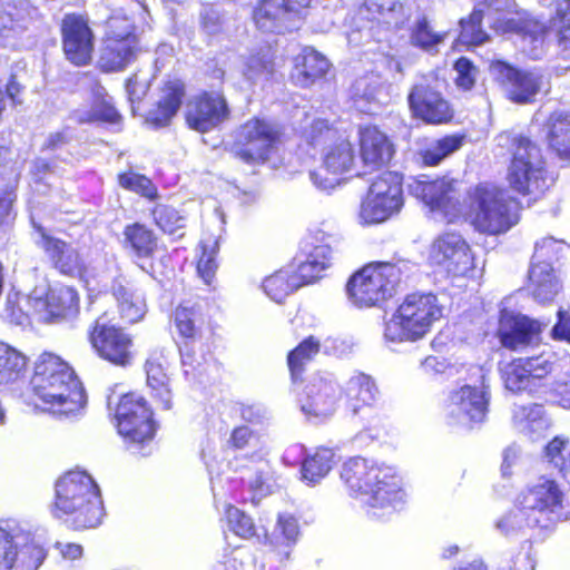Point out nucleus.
I'll return each instance as SVG.
<instances>
[{"mask_svg":"<svg viewBox=\"0 0 570 570\" xmlns=\"http://www.w3.org/2000/svg\"><path fill=\"white\" fill-rule=\"evenodd\" d=\"M498 146L509 157L505 181L518 196L537 202L551 188L554 179L548 169L540 141L534 135L513 129L498 135Z\"/></svg>","mask_w":570,"mask_h":570,"instance_id":"f03ea898","label":"nucleus"},{"mask_svg":"<svg viewBox=\"0 0 570 570\" xmlns=\"http://www.w3.org/2000/svg\"><path fill=\"white\" fill-rule=\"evenodd\" d=\"M404 206L403 177L383 171L371 183L358 207L362 226L379 225L399 215Z\"/></svg>","mask_w":570,"mask_h":570,"instance_id":"9d476101","label":"nucleus"},{"mask_svg":"<svg viewBox=\"0 0 570 570\" xmlns=\"http://www.w3.org/2000/svg\"><path fill=\"white\" fill-rule=\"evenodd\" d=\"M117 183L122 189L137 194L149 202H155L159 197L158 188L153 179L132 169L118 173Z\"/></svg>","mask_w":570,"mask_h":570,"instance_id":"49530a36","label":"nucleus"},{"mask_svg":"<svg viewBox=\"0 0 570 570\" xmlns=\"http://www.w3.org/2000/svg\"><path fill=\"white\" fill-rule=\"evenodd\" d=\"M442 311L435 294L409 293L386 323L385 337L392 342H416L430 333Z\"/></svg>","mask_w":570,"mask_h":570,"instance_id":"423d86ee","label":"nucleus"},{"mask_svg":"<svg viewBox=\"0 0 570 570\" xmlns=\"http://www.w3.org/2000/svg\"><path fill=\"white\" fill-rule=\"evenodd\" d=\"M29 20V11L24 6L14 2L0 3V36L26 31Z\"/></svg>","mask_w":570,"mask_h":570,"instance_id":"de8ad7c7","label":"nucleus"},{"mask_svg":"<svg viewBox=\"0 0 570 570\" xmlns=\"http://www.w3.org/2000/svg\"><path fill=\"white\" fill-rule=\"evenodd\" d=\"M338 474L348 495L361 499L372 518L391 515L403 503V478L394 466L356 455L342 463Z\"/></svg>","mask_w":570,"mask_h":570,"instance_id":"f257e3e1","label":"nucleus"},{"mask_svg":"<svg viewBox=\"0 0 570 570\" xmlns=\"http://www.w3.org/2000/svg\"><path fill=\"white\" fill-rule=\"evenodd\" d=\"M281 533L288 541H295L299 534L297 520L292 515H281L278 518Z\"/></svg>","mask_w":570,"mask_h":570,"instance_id":"774afa93","label":"nucleus"},{"mask_svg":"<svg viewBox=\"0 0 570 570\" xmlns=\"http://www.w3.org/2000/svg\"><path fill=\"white\" fill-rule=\"evenodd\" d=\"M354 161L352 142L340 139L324 155L322 167L311 173V179L320 188L334 187L341 181V177L353 168Z\"/></svg>","mask_w":570,"mask_h":570,"instance_id":"5701e85b","label":"nucleus"},{"mask_svg":"<svg viewBox=\"0 0 570 570\" xmlns=\"http://www.w3.org/2000/svg\"><path fill=\"white\" fill-rule=\"evenodd\" d=\"M46 557V550L37 543L16 544L14 570H38Z\"/></svg>","mask_w":570,"mask_h":570,"instance_id":"864d4df0","label":"nucleus"},{"mask_svg":"<svg viewBox=\"0 0 570 570\" xmlns=\"http://www.w3.org/2000/svg\"><path fill=\"white\" fill-rule=\"evenodd\" d=\"M562 285L550 264L532 262L529 269L528 291L540 304H550L560 294Z\"/></svg>","mask_w":570,"mask_h":570,"instance_id":"72a5a7b5","label":"nucleus"},{"mask_svg":"<svg viewBox=\"0 0 570 570\" xmlns=\"http://www.w3.org/2000/svg\"><path fill=\"white\" fill-rule=\"evenodd\" d=\"M357 148L363 165L372 170L386 166L395 154L392 139L375 125L358 127Z\"/></svg>","mask_w":570,"mask_h":570,"instance_id":"4be33fe9","label":"nucleus"},{"mask_svg":"<svg viewBox=\"0 0 570 570\" xmlns=\"http://www.w3.org/2000/svg\"><path fill=\"white\" fill-rule=\"evenodd\" d=\"M484 3L475 6L471 12L459 20V36H488L483 30V19L485 16Z\"/></svg>","mask_w":570,"mask_h":570,"instance_id":"052dcab7","label":"nucleus"},{"mask_svg":"<svg viewBox=\"0 0 570 570\" xmlns=\"http://www.w3.org/2000/svg\"><path fill=\"white\" fill-rule=\"evenodd\" d=\"M157 100L144 115V124L151 129L169 127L178 115L187 95V85L180 77H166L159 88Z\"/></svg>","mask_w":570,"mask_h":570,"instance_id":"a211bd4d","label":"nucleus"},{"mask_svg":"<svg viewBox=\"0 0 570 570\" xmlns=\"http://www.w3.org/2000/svg\"><path fill=\"white\" fill-rule=\"evenodd\" d=\"M494 68L500 83L507 88V98L511 102L528 105L535 101L542 87V75L517 68L505 61H497Z\"/></svg>","mask_w":570,"mask_h":570,"instance_id":"aec40b11","label":"nucleus"},{"mask_svg":"<svg viewBox=\"0 0 570 570\" xmlns=\"http://www.w3.org/2000/svg\"><path fill=\"white\" fill-rule=\"evenodd\" d=\"M173 323L185 346L200 342L207 325L200 307L187 302H183L175 307Z\"/></svg>","mask_w":570,"mask_h":570,"instance_id":"c756f323","label":"nucleus"},{"mask_svg":"<svg viewBox=\"0 0 570 570\" xmlns=\"http://www.w3.org/2000/svg\"><path fill=\"white\" fill-rule=\"evenodd\" d=\"M80 312V295L72 286H61L50 291L43 298L45 323H60L73 320Z\"/></svg>","mask_w":570,"mask_h":570,"instance_id":"c85d7f7f","label":"nucleus"},{"mask_svg":"<svg viewBox=\"0 0 570 570\" xmlns=\"http://www.w3.org/2000/svg\"><path fill=\"white\" fill-rule=\"evenodd\" d=\"M29 389L47 409L69 416L86 405L83 385L75 368L60 355L42 352L35 361Z\"/></svg>","mask_w":570,"mask_h":570,"instance_id":"7ed1b4c3","label":"nucleus"},{"mask_svg":"<svg viewBox=\"0 0 570 570\" xmlns=\"http://www.w3.org/2000/svg\"><path fill=\"white\" fill-rule=\"evenodd\" d=\"M61 36H92L87 13L68 12L60 21Z\"/></svg>","mask_w":570,"mask_h":570,"instance_id":"bf43d9fd","label":"nucleus"},{"mask_svg":"<svg viewBox=\"0 0 570 570\" xmlns=\"http://www.w3.org/2000/svg\"><path fill=\"white\" fill-rule=\"evenodd\" d=\"M343 406L351 416H361L380 403L381 394L374 379L358 372L351 376L342 390Z\"/></svg>","mask_w":570,"mask_h":570,"instance_id":"393cba45","label":"nucleus"},{"mask_svg":"<svg viewBox=\"0 0 570 570\" xmlns=\"http://www.w3.org/2000/svg\"><path fill=\"white\" fill-rule=\"evenodd\" d=\"M171 366L163 352H151L145 363L146 384L161 410L173 407Z\"/></svg>","mask_w":570,"mask_h":570,"instance_id":"a878e982","label":"nucleus"},{"mask_svg":"<svg viewBox=\"0 0 570 570\" xmlns=\"http://www.w3.org/2000/svg\"><path fill=\"white\" fill-rule=\"evenodd\" d=\"M524 509L540 512H554L562 508L563 492L553 479L541 478L540 482L521 494Z\"/></svg>","mask_w":570,"mask_h":570,"instance_id":"f704fd0d","label":"nucleus"},{"mask_svg":"<svg viewBox=\"0 0 570 570\" xmlns=\"http://www.w3.org/2000/svg\"><path fill=\"white\" fill-rule=\"evenodd\" d=\"M458 180L446 176L434 179H419L413 185V194L432 212H440L444 216L459 209L456 197Z\"/></svg>","mask_w":570,"mask_h":570,"instance_id":"412c9836","label":"nucleus"},{"mask_svg":"<svg viewBox=\"0 0 570 570\" xmlns=\"http://www.w3.org/2000/svg\"><path fill=\"white\" fill-rule=\"evenodd\" d=\"M452 68L455 72L453 78L455 87L463 92L472 91L476 86L479 76V68L474 62L461 56L454 60Z\"/></svg>","mask_w":570,"mask_h":570,"instance_id":"5fc2aeb1","label":"nucleus"},{"mask_svg":"<svg viewBox=\"0 0 570 570\" xmlns=\"http://www.w3.org/2000/svg\"><path fill=\"white\" fill-rule=\"evenodd\" d=\"M154 224L164 233L183 238L187 226V215L169 204L157 203L150 209Z\"/></svg>","mask_w":570,"mask_h":570,"instance_id":"a19ab883","label":"nucleus"},{"mask_svg":"<svg viewBox=\"0 0 570 570\" xmlns=\"http://www.w3.org/2000/svg\"><path fill=\"white\" fill-rule=\"evenodd\" d=\"M490 394L475 385H462L450 392L448 397V416L458 425L473 430L487 420Z\"/></svg>","mask_w":570,"mask_h":570,"instance_id":"2eb2a0df","label":"nucleus"},{"mask_svg":"<svg viewBox=\"0 0 570 570\" xmlns=\"http://www.w3.org/2000/svg\"><path fill=\"white\" fill-rule=\"evenodd\" d=\"M262 287L272 299L282 302L294 291L295 285L287 273L276 272L263 281Z\"/></svg>","mask_w":570,"mask_h":570,"instance_id":"4d7b16f0","label":"nucleus"},{"mask_svg":"<svg viewBox=\"0 0 570 570\" xmlns=\"http://www.w3.org/2000/svg\"><path fill=\"white\" fill-rule=\"evenodd\" d=\"M546 28L547 33L554 31L559 36H570V0L556 1V12Z\"/></svg>","mask_w":570,"mask_h":570,"instance_id":"680f3d73","label":"nucleus"},{"mask_svg":"<svg viewBox=\"0 0 570 570\" xmlns=\"http://www.w3.org/2000/svg\"><path fill=\"white\" fill-rule=\"evenodd\" d=\"M366 7L377 23L399 29L409 21V14L400 0H366Z\"/></svg>","mask_w":570,"mask_h":570,"instance_id":"c03bdc74","label":"nucleus"},{"mask_svg":"<svg viewBox=\"0 0 570 570\" xmlns=\"http://www.w3.org/2000/svg\"><path fill=\"white\" fill-rule=\"evenodd\" d=\"M99 91L95 95L91 108L88 111L75 116L78 125L102 124L109 126H121L124 117L108 97V92L97 81Z\"/></svg>","mask_w":570,"mask_h":570,"instance_id":"e433bc0d","label":"nucleus"},{"mask_svg":"<svg viewBox=\"0 0 570 570\" xmlns=\"http://www.w3.org/2000/svg\"><path fill=\"white\" fill-rule=\"evenodd\" d=\"M261 443V434L249 428L248 425L242 424L235 426L226 440L225 448L228 451H244L254 448Z\"/></svg>","mask_w":570,"mask_h":570,"instance_id":"6e6d98bb","label":"nucleus"},{"mask_svg":"<svg viewBox=\"0 0 570 570\" xmlns=\"http://www.w3.org/2000/svg\"><path fill=\"white\" fill-rule=\"evenodd\" d=\"M550 336L554 341L570 344V312L563 307H559L557 311V322L551 328Z\"/></svg>","mask_w":570,"mask_h":570,"instance_id":"69168bd1","label":"nucleus"},{"mask_svg":"<svg viewBox=\"0 0 570 570\" xmlns=\"http://www.w3.org/2000/svg\"><path fill=\"white\" fill-rule=\"evenodd\" d=\"M331 391V385L324 380L309 382L305 387L304 396L301 399L302 411L312 415L321 414L327 405Z\"/></svg>","mask_w":570,"mask_h":570,"instance_id":"8fccbe9b","label":"nucleus"},{"mask_svg":"<svg viewBox=\"0 0 570 570\" xmlns=\"http://www.w3.org/2000/svg\"><path fill=\"white\" fill-rule=\"evenodd\" d=\"M227 20L213 6H207L200 13L199 24L204 33L215 36L225 31Z\"/></svg>","mask_w":570,"mask_h":570,"instance_id":"e2e57ef3","label":"nucleus"},{"mask_svg":"<svg viewBox=\"0 0 570 570\" xmlns=\"http://www.w3.org/2000/svg\"><path fill=\"white\" fill-rule=\"evenodd\" d=\"M277 71L276 57L269 50L257 51L246 59L243 75L250 83L269 81Z\"/></svg>","mask_w":570,"mask_h":570,"instance_id":"37998d69","label":"nucleus"},{"mask_svg":"<svg viewBox=\"0 0 570 570\" xmlns=\"http://www.w3.org/2000/svg\"><path fill=\"white\" fill-rule=\"evenodd\" d=\"M41 247L59 274L78 279H85L88 276L85 258L70 243L43 233Z\"/></svg>","mask_w":570,"mask_h":570,"instance_id":"b1692460","label":"nucleus"},{"mask_svg":"<svg viewBox=\"0 0 570 570\" xmlns=\"http://www.w3.org/2000/svg\"><path fill=\"white\" fill-rule=\"evenodd\" d=\"M28 365L27 355L0 341V385H11L23 380Z\"/></svg>","mask_w":570,"mask_h":570,"instance_id":"58836bf2","label":"nucleus"},{"mask_svg":"<svg viewBox=\"0 0 570 570\" xmlns=\"http://www.w3.org/2000/svg\"><path fill=\"white\" fill-rule=\"evenodd\" d=\"M53 510L72 530L98 527L105 514L98 484L85 471H69L55 485Z\"/></svg>","mask_w":570,"mask_h":570,"instance_id":"39448f33","label":"nucleus"},{"mask_svg":"<svg viewBox=\"0 0 570 570\" xmlns=\"http://www.w3.org/2000/svg\"><path fill=\"white\" fill-rule=\"evenodd\" d=\"M465 141L466 135L463 132L444 135L419 151L420 160L423 166L435 167L446 157L460 150Z\"/></svg>","mask_w":570,"mask_h":570,"instance_id":"ea45409f","label":"nucleus"},{"mask_svg":"<svg viewBox=\"0 0 570 570\" xmlns=\"http://www.w3.org/2000/svg\"><path fill=\"white\" fill-rule=\"evenodd\" d=\"M328 59L313 47H304L294 57L291 81L301 88H309L330 71Z\"/></svg>","mask_w":570,"mask_h":570,"instance_id":"bb28decb","label":"nucleus"},{"mask_svg":"<svg viewBox=\"0 0 570 570\" xmlns=\"http://www.w3.org/2000/svg\"><path fill=\"white\" fill-rule=\"evenodd\" d=\"M196 267L198 275L202 277L205 284L208 286L213 285L217 271V263L215 257L210 253L204 252L199 256Z\"/></svg>","mask_w":570,"mask_h":570,"instance_id":"338daca9","label":"nucleus"},{"mask_svg":"<svg viewBox=\"0 0 570 570\" xmlns=\"http://www.w3.org/2000/svg\"><path fill=\"white\" fill-rule=\"evenodd\" d=\"M491 28L497 33L514 36H544L546 26L522 9H507L492 22Z\"/></svg>","mask_w":570,"mask_h":570,"instance_id":"2f4dec72","label":"nucleus"},{"mask_svg":"<svg viewBox=\"0 0 570 570\" xmlns=\"http://www.w3.org/2000/svg\"><path fill=\"white\" fill-rule=\"evenodd\" d=\"M429 261L452 277L466 276L475 267L472 246L458 230H444L433 238Z\"/></svg>","mask_w":570,"mask_h":570,"instance_id":"ddd939ff","label":"nucleus"},{"mask_svg":"<svg viewBox=\"0 0 570 570\" xmlns=\"http://www.w3.org/2000/svg\"><path fill=\"white\" fill-rule=\"evenodd\" d=\"M111 293L118 302L120 318L126 324H134L142 318L145 314V302L142 296L128 283L115 281Z\"/></svg>","mask_w":570,"mask_h":570,"instance_id":"4c0bfd02","label":"nucleus"},{"mask_svg":"<svg viewBox=\"0 0 570 570\" xmlns=\"http://www.w3.org/2000/svg\"><path fill=\"white\" fill-rule=\"evenodd\" d=\"M229 529L243 539L253 538L256 534L255 524L249 515L238 508L229 504L225 510Z\"/></svg>","mask_w":570,"mask_h":570,"instance_id":"13d9d810","label":"nucleus"},{"mask_svg":"<svg viewBox=\"0 0 570 570\" xmlns=\"http://www.w3.org/2000/svg\"><path fill=\"white\" fill-rule=\"evenodd\" d=\"M138 38H104L99 68L104 72H118L132 63L140 52Z\"/></svg>","mask_w":570,"mask_h":570,"instance_id":"cd10ccee","label":"nucleus"},{"mask_svg":"<svg viewBox=\"0 0 570 570\" xmlns=\"http://www.w3.org/2000/svg\"><path fill=\"white\" fill-rule=\"evenodd\" d=\"M122 247L139 259H151L159 249V237L147 224L134 222L122 230Z\"/></svg>","mask_w":570,"mask_h":570,"instance_id":"473e14b6","label":"nucleus"},{"mask_svg":"<svg viewBox=\"0 0 570 570\" xmlns=\"http://www.w3.org/2000/svg\"><path fill=\"white\" fill-rule=\"evenodd\" d=\"M412 119L428 126L453 122L455 108L444 95L436 76H424L411 86L406 97Z\"/></svg>","mask_w":570,"mask_h":570,"instance_id":"f8f14e48","label":"nucleus"},{"mask_svg":"<svg viewBox=\"0 0 570 570\" xmlns=\"http://www.w3.org/2000/svg\"><path fill=\"white\" fill-rule=\"evenodd\" d=\"M338 130L326 119L316 118L302 131V139L308 147H324L336 139Z\"/></svg>","mask_w":570,"mask_h":570,"instance_id":"3c124183","label":"nucleus"},{"mask_svg":"<svg viewBox=\"0 0 570 570\" xmlns=\"http://www.w3.org/2000/svg\"><path fill=\"white\" fill-rule=\"evenodd\" d=\"M538 333L539 327L534 321L527 316L511 315L501 321L498 335L504 347L514 351L530 344Z\"/></svg>","mask_w":570,"mask_h":570,"instance_id":"c9c22d12","label":"nucleus"},{"mask_svg":"<svg viewBox=\"0 0 570 570\" xmlns=\"http://www.w3.org/2000/svg\"><path fill=\"white\" fill-rule=\"evenodd\" d=\"M94 38H63L62 50L66 59L73 66L90 63L94 53Z\"/></svg>","mask_w":570,"mask_h":570,"instance_id":"603ef678","label":"nucleus"},{"mask_svg":"<svg viewBox=\"0 0 570 570\" xmlns=\"http://www.w3.org/2000/svg\"><path fill=\"white\" fill-rule=\"evenodd\" d=\"M110 410V420L126 444L142 448L155 439L158 423L154 410L138 391L120 394Z\"/></svg>","mask_w":570,"mask_h":570,"instance_id":"6e6552de","label":"nucleus"},{"mask_svg":"<svg viewBox=\"0 0 570 570\" xmlns=\"http://www.w3.org/2000/svg\"><path fill=\"white\" fill-rule=\"evenodd\" d=\"M283 136L282 126L254 116L236 128L228 153L246 165H264L277 151Z\"/></svg>","mask_w":570,"mask_h":570,"instance_id":"1a4fd4ad","label":"nucleus"},{"mask_svg":"<svg viewBox=\"0 0 570 570\" xmlns=\"http://www.w3.org/2000/svg\"><path fill=\"white\" fill-rule=\"evenodd\" d=\"M312 0H257L252 10V20L263 33H278L292 20H304Z\"/></svg>","mask_w":570,"mask_h":570,"instance_id":"dca6fc26","label":"nucleus"},{"mask_svg":"<svg viewBox=\"0 0 570 570\" xmlns=\"http://www.w3.org/2000/svg\"><path fill=\"white\" fill-rule=\"evenodd\" d=\"M552 370L553 363L544 354L517 357L505 364L501 377L508 390L520 393L546 379Z\"/></svg>","mask_w":570,"mask_h":570,"instance_id":"6ab92c4d","label":"nucleus"},{"mask_svg":"<svg viewBox=\"0 0 570 570\" xmlns=\"http://www.w3.org/2000/svg\"><path fill=\"white\" fill-rule=\"evenodd\" d=\"M321 340L314 335H309L287 353L286 361L293 382L303 380L306 364L316 357L321 351Z\"/></svg>","mask_w":570,"mask_h":570,"instance_id":"79ce46f5","label":"nucleus"},{"mask_svg":"<svg viewBox=\"0 0 570 570\" xmlns=\"http://www.w3.org/2000/svg\"><path fill=\"white\" fill-rule=\"evenodd\" d=\"M546 142L559 160L570 163V111L553 110L544 120Z\"/></svg>","mask_w":570,"mask_h":570,"instance_id":"7c9ffc66","label":"nucleus"},{"mask_svg":"<svg viewBox=\"0 0 570 570\" xmlns=\"http://www.w3.org/2000/svg\"><path fill=\"white\" fill-rule=\"evenodd\" d=\"M87 340L100 361L119 368L129 367L134 363V336L125 327L112 323L107 312L90 323Z\"/></svg>","mask_w":570,"mask_h":570,"instance_id":"9b49d317","label":"nucleus"},{"mask_svg":"<svg viewBox=\"0 0 570 570\" xmlns=\"http://www.w3.org/2000/svg\"><path fill=\"white\" fill-rule=\"evenodd\" d=\"M336 243L335 235L321 228L308 232L304 238L307 255L295 272L299 284H312L324 276V272L332 266L333 248Z\"/></svg>","mask_w":570,"mask_h":570,"instance_id":"f3484780","label":"nucleus"},{"mask_svg":"<svg viewBox=\"0 0 570 570\" xmlns=\"http://www.w3.org/2000/svg\"><path fill=\"white\" fill-rule=\"evenodd\" d=\"M14 537L0 527V570H14Z\"/></svg>","mask_w":570,"mask_h":570,"instance_id":"0e129e2a","label":"nucleus"},{"mask_svg":"<svg viewBox=\"0 0 570 570\" xmlns=\"http://www.w3.org/2000/svg\"><path fill=\"white\" fill-rule=\"evenodd\" d=\"M569 443V438L556 435L543 448V454L548 462L568 482H570V452L566 454V451Z\"/></svg>","mask_w":570,"mask_h":570,"instance_id":"09e8293b","label":"nucleus"},{"mask_svg":"<svg viewBox=\"0 0 570 570\" xmlns=\"http://www.w3.org/2000/svg\"><path fill=\"white\" fill-rule=\"evenodd\" d=\"M522 204L515 196L489 181L471 187L465 195V222L480 235L507 234L521 219Z\"/></svg>","mask_w":570,"mask_h":570,"instance_id":"20e7f679","label":"nucleus"},{"mask_svg":"<svg viewBox=\"0 0 570 570\" xmlns=\"http://www.w3.org/2000/svg\"><path fill=\"white\" fill-rule=\"evenodd\" d=\"M334 464V452L327 448H320L307 455L301 466L302 479L308 483H317L325 478Z\"/></svg>","mask_w":570,"mask_h":570,"instance_id":"a18cd8bd","label":"nucleus"},{"mask_svg":"<svg viewBox=\"0 0 570 570\" xmlns=\"http://www.w3.org/2000/svg\"><path fill=\"white\" fill-rule=\"evenodd\" d=\"M230 107L223 90H200L186 104V126L199 134H207L230 118Z\"/></svg>","mask_w":570,"mask_h":570,"instance_id":"4468645a","label":"nucleus"},{"mask_svg":"<svg viewBox=\"0 0 570 570\" xmlns=\"http://www.w3.org/2000/svg\"><path fill=\"white\" fill-rule=\"evenodd\" d=\"M401 275V268L394 263H367L348 277L347 297L360 308L380 307L394 296Z\"/></svg>","mask_w":570,"mask_h":570,"instance_id":"0eeeda50","label":"nucleus"}]
</instances>
